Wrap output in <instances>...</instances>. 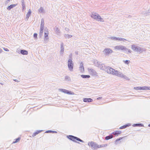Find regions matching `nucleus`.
<instances>
[{
	"label": "nucleus",
	"instance_id": "35",
	"mask_svg": "<svg viewBox=\"0 0 150 150\" xmlns=\"http://www.w3.org/2000/svg\"><path fill=\"white\" fill-rule=\"evenodd\" d=\"M116 38H117L116 37H110L109 38V39H110L111 40H113L116 41Z\"/></svg>",
	"mask_w": 150,
	"mask_h": 150
},
{
	"label": "nucleus",
	"instance_id": "20",
	"mask_svg": "<svg viewBox=\"0 0 150 150\" xmlns=\"http://www.w3.org/2000/svg\"><path fill=\"white\" fill-rule=\"evenodd\" d=\"M17 4H11L9 6H8L7 8V9L8 10H10L11 8L15 7L16 5Z\"/></svg>",
	"mask_w": 150,
	"mask_h": 150
},
{
	"label": "nucleus",
	"instance_id": "57",
	"mask_svg": "<svg viewBox=\"0 0 150 150\" xmlns=\"http://www.w3.org/2000/svg\"><path fill=\"white\" fill-rule=\"evenodd\" d=\"M148 126L149 127H150V124Z\"/></svg>",
	"mask_w": 150,
	"mask_h": 150
},
{
	"label": "nucleus",
	"instance_id": "17",
	"mask_svg": "<svg viewBox=\"0 0 150 150\" xmlns=\"http://www.w3.org/2000/svg\"><path fill=\"white\" fill-rule=\"evenodd\" d=\"M92 99L91 98H83V101L85 102H91L93 101Z\"/></svg>",
	"mask_w": 150,
	"mask_h": 150
},
{
	"label": "nucleus",
	"instance_id": "12",
	"mask_svg": "<svg viewBox=\"0 0 150 150\" xmlns=\"http://www.w3.org/2000/svg\"><path fill=\"white\" fill-rule=\"evenodd\" d=\"M59 91L68 94L73 95L74 94L73 92L64 89L59 88Z\"/></svg>",
	"mask_w": 150,
	"mask_h": 150
},
{
	"label": "nucleus",
	"instance_id": "42",
	"mask_svg": "<svg viewBox=\"0 0 150 150\" xmlns=\"http://www.w3.org/2000/svg\"><path fill=\"white\" fill-rule=\"evenodd\" d=\"M127 40H126L125 39L121 38V41H127Z\"/></svg>",
	"mask_w": 150,
	"mask_h": 150
},
{
	"label": "nucleus",
	"instance_id": "32",
	"mask_svg": "<svg viewBox=\"0 0 150 150\" xmlns=\"http://www.w3.org/2000/svg\"><path fill=\"white\" fill-rule=\"evenodd\" d=\"M22 5L23 9L25 7V4L24 3V0H21Z\"/></svg>",
	"mask_w": 150,
	"mask_h": 150
},
{
	"label": "nucleus",
	"instance_id": "16",
	"mask_svg": "<svg viewBox=\"0 0 150 150\" xmlns=\"http://www.w3.org/2000/svg\"><path fill=\"white\" fill-rule=\"evenodd\" d=\"M44 20L43 18H42L41 20L40 29H41L44 30Z\"/></svg>",
	"mask_w": 150,
	"mask_h": 150
},
{
	"label": "nucleus",
	"instance_id": "15",
	"mask_svg": "<svg viewBox=\"0 0 150 150\" xmlns=\"http://www.w3.org/2000/svg\"><path fill=\"white\" fill-rule=\"evenodd\" d=\"M83 63L82 62H81L80 63V67H79V70L81 72H83L84 71V68L83 66Z\"/></svg>",
	"mask_w": 150,
	"mask_h": 150
},
{
	"label": "nucleus",
	"instance_id": "39",
	"mask_svg": "<svg viewBox=\"0 0 150 150\" xmlns=\"http://www.w3.org/2000/svg\"><path fill=\"white\" fill-rule=\"evenodd\" d=\"M37 34L36 33H35L34 34V35H33V37H34L35 38V39H36L37 38Z\"/></svg>",
	"mask_w": 150,
	"mask_h": 150
},
{
	"label": "nucleus",
	"instance_id": "14",
	"mask_svg": "<svg viewBox=\"0 0 150 150\" xmlns=\"http://www.w3.org/2000/svg\"><path fill=\"white\" fill-rule=\"evenodd\" d=\"M64 44L63 42H61V47H60V53L61 55H62L64 52V49L63 47Z\"/></svg>",
	"mask_w": 150,
	"mask_h": 150
},
{
	"label": "nucleus",
	"instance_id": "21",
	"mask_svg": "<svg viewBox=\"0 0 150 150\" xmlns=\"http://www.w3.org/2000/svg\"><path fill=\"white\" fill-rule=\"evenodd\" d=\"M54 30L57 35H59L60 33V31L58 28L56 27L54 28Z\"/></svg>",
	"mask_w": 150,
	"mask_h": 150
},
{
	"label": "nucleus",
	"instance_id": "24",
	"mask_svg": "<svg viewBox=\"0 0 150 150\" xmlns=\"http://www.w3.org/2000/svg\"><path fill=\"white\" fill-rule=\"evenodd\" d=\"M121 133V132L120 131H116L115 132H113L112 133V134H113L114 135H118L120 134Z\"/></svg>",
	"mask_w": 150,
	"mask_h": 150
},
{
	"label": "nucleus",
	"instance_id": "28",
	"mask_svg": "<svg viewBox=\"0 0 150 150\" xmlns=\"http://www.w3.org/2000/svg\"><path fill=\"white\" fill-rule=\"evenodd\" d=\"M81 76L83 78L86 79L89 78L90 76L89 75H81Z\"/></svg>",
	"mask_w": 150,
	"mask_h": 150
},
{
	"label": "nucleus",
	"instance_id": "51",
	"mask_svg": "<svg viewBox=\"0 0 150 150\" xmlns=\"http://www.w3.org/2000/svg\"><path fill=\"white\" fill-rule=\"evenodd\" d=\"M107 146V144H104L103 145V147H105V146Z\"/></svg>",
	"mask_w": 150,
	"mask_h": 150
},
{
	"label": "nucleus",
	"instance_id": "19",
	"mask_svg": "<svg viewBox=\"0 0 150 150\" xmlns=\"http://www.w3.org/2000/svg\"><path fill=\"white\" fill-rule=\"evenodd\" d=\"M64 81L67 82L71 81V78L69 76H66L64 77Z\"/></svg>",
	"mask_w": 150,
	"mask_h": 150
},
{
	"label": "nucleus",
	"instance_id": "18",
	"mask_svg": "<svg viewBox=\"0 0 150 150\" xmlns=\"http://www.w3.org/2000/svg\"><path fill=\"white\" fill-rule=\"evenodd\" d=\"M124 49L123 50L126 53H131L132 51L129 49L125 47V46Z\"/></svg>",
	"mask_w": 150,
	"mask_h": 150
},
{
	"label": "nucleus",
	"instance_id": "1",
	"mask_svg": "<svg viewBox=\"0 0 150 150\" xmlns=\"http://www.w3.org/2000/svg\"><path fill=\"white\" fill-rule=\"evenodd\" d=\"M132 49L134 52L141 53L143 52H145L146 49L145 48L140 47L135 45H132L131 46Z\"/></svg>",
	"mask_w": 150,
	"mask_h": 150
},
{
	"label": "nucleus",
	"instance_id": "29",
	"mask_svg": "<svg viewBox=\"0 0 150 150\" xmlns=\"http://www.w3.org/2000/svg\"><path fill=\"white\" fill-rule=\"evenodd\" d=\"M42 130L37 131L36 132H34L32 135V136L34 137L38 134L39 133L41 132Z\"/></svg>",
	"mask_w": 150,
	"mask_h": 150
},
{
	"label": "nucleus",
	"instance_id": "3",
	"mask_svg": "<svg viewBox=\"0 0 150 150\" xmlns=\"http://www.w3.org/2000/svg\"><path fill=\"white\" fill-rule=\"evenodd\" d=\"M91 17L98 21L104 22L103 19L96 13H93L91 15Z\"/></svg>",
	"mask_w": 150,
	"mask_h": 150
},
{
	"label": "nucleus",
	"instance_id": "52",
	"mask_svg": "<svg viewBox=\"0 0 150 150\" xmlns=\"http://www.w3.org/2000/svg\"><path fill=\"white\" fill-rule=\"evenodd\" d=\"M102 147H103V145H100V146H99V148H101Z\"/></svg>",
	"mask_w": 150,
	"mask_h": 150
},
{
	"label": "nucleus",
	"instance_id": "46",
	"mask_svg": "<svg viewBox=\"0 0 150 150\" xmlns=\"http://www.w3.org/2000/svg\"><path fill=\"white\" fill-rule=\"evenodd\" d=\"M42 34H43L42 33H39V36H40V37H42Z\"/></svg>",
	"mask_w": 150,
	"mask_h": 150
},
{
	"label": "nucleus",
	"instance_id": "40",
	"mask_svg": "<svg viewBox=\"0 0 150 150\" xmlns=\"http://www.w3.org/2000/svg\"><path fill=\"white\" fill-rule=\"evenodd\" d=\"M134 88L136 90H140V87H134Z\"/></svg>",
	"mask_w": 150,
	"mask_h": 150
},
{
	"label": "nucleus",
	"instance_id": "37",
	"mask_svg": "<svg viewBox=\"0 0 150 150\" xmlns=\"http://www.w3.org/2000/svg\"><path fill=\"white\" fill-rule=\"evenodd\" d=\"M123 62L125 64H128L130 63V61L128 60H126L125 61H123Z\"/></svg>",
	"mask_w": 150,
	"mask_h": 150
},
{
	"label": "nucleus",
	"instance_id": "8",
	"mask_svg": "<svg viewBox=\"0 0 150 150\" xmlns=\"http://www.w3.org/2000/svg\"><path fill=\"white\" fill-rule=\"evenodd\" d=\"M48 34V29H45L44 38V42L45 43H46L48 42V40L49 39Z\"/></svg>",
	"mask_w": 150,
	"mask_h": 150
},
{
	"label": "nucleus",
	"instance_id": "2",
	"mask_svg": "<svg viewBox=\"0 0 150 150\" xmlns=\"http://www.w3.org/2000/svg\"><path fill=\"white\" fill-rule=\"evenodd\" d=\"M112 75H115L120 77L123 78L127 80H129V78L127 77L125 75L123 74L122 73L119 72L118 71L115 70V69Z\"/></svg>",
	"mask_w": 150,
	"mask_h": 150
},
{
	"label": "nucleus",
	"instance_id": "34",
	"mask_svg": "<svg viewBox=\"0 0 150 150\" xmlns=\"http://www.w3.org/2000/svg\"><path fill=\"white\" fill-rule=\"evenodd\" d=\"M147 86L140 87V90H146Z\"/></svg>",
	"mask_w": 150,
	"mask_h": 150
},
{
	"label": "nucleus",
	"instance_id": "36",
	"mask_svg": "<svg viewBox=\"0 0 150 150\" xmlns=\"http://www.w3.org/2000/svg\"><path fill=\"white\" fill-rule=\"evenodd\" d=\"M20 140V138H17L16 139V141L13 142V143H15L18 142Z\"/></svg>",
	"mask_w": 150,
	"mask_h": 150
},
{
	"label": "nucleus",
	"instance_id": "56",
	"mask_svg": "<svg viewBox=\"0 0 150 150\" xmlns=\"http://www.w3.org/2000/svg\"><path fill=\"white\" fill-rule=\"evenodd\" d=\"M75 53H76V54H78V53H77V52H75Z\"/></svg>",
	"mask_w": 150,
	"mask_h": 150
},
{
	"label": "nucleus",
	"instance_id": "55",
	"mask_svg": "<svg viewBox=\"0 0 150 150\" xmlns=\"http://www.w3.org/2000/svg\"><path fill=\"white\" fill-rule=\"evenodd\" d=\"M0 84H1V85H3V83H0Z\"/></svg>",
	"mask_w": 150,
	"mask_h": 150
},
{
	"label": "nucleus",
	"instance_id": "22",
	"mask_svg": "<svg viewBox=\"0 0 150 150\" xmlns=\"http://www.w3.org/2000/svg\"><path fill=\"white\" fill-rule=\"evenodd\" d=\"M31 13H32L31 11L30 10V9L28 11L27 14L26 15V19H27V20H28V18L29 16L30 15Z\"/></svg>",
	"mask_w": 150,
	"mask_h": 150
},
{
	"label": "nucleus",
	"instance_id": "10",
	"mask_svg": "<svg viewBox=\"0 0 150 150\" xmlns=\"http://www.w3.org/2000/svg\"><path fill=\"white\" fill-rule=\"evenodd\" d=\"M94 64L96 66L98 67L101 70H102V69L104 67L105 65L103 64H102L100 62L98 61L97 60L94 61Z\"/></svg>",
	"mask_w": 150,
	"mask_h": 150
},
{
	"label": "nucleus",
	"instance_id": "13",
	"mask_svg": "<svg viewBox=\"0 0 150 150\" xmlns=\"http://www.w3.org/2000/svg\"><path fill=\"white\" fill-rule=\"evenodd\" d=\"M124 46L122 45H117L115 46L114 48L115 50H120L123 51V50L124 49Z\"/></svg>",
	"mask_w": 150,
	"mask_h": 150
},
{
	"label": "nucleus",
	"instance_id": "30",
	"mask_svg": "<svg viewBox=\"0 0 150 150\" xmlns=\"http://www.w3.org/2000/svg\"><path fill=\"white\" fill-rule=\"evenodd\" d=\"M38 11L40 13H43L44 12V10L42 7H40Z\"/></svg>",
	"mask_w": 150,
	"mask_h": 150
},
{
	"label": "nucleus",
	"instance_id": "26",
	"mask_svg": "<svg viewBox=\"0 0 150 150\" xmlns=\"http://www.w3.org/2000/svg\"><path fill=\"white\" fill-rule=\"evenodd\" d=\"M113 137V136L112 134H111L108 136H107L105 137V139L108 140L110 139H112Z\"/></svg>",
	"mask_w": 150,
	"mask_h": 150
},
{
	"label": "nucleus",
	"instance_id": "23",
	"mask_svg": "<svg viewBox=\"0 0 150 150\" xmlns=\"http://www.w3.org/2000/svg\"><path fill=\"white\" fill-rule=\"evenodd\" d=\"M20 52L23 55H27L28 54V52L25 50H21Z\"/></svg>",
	"mask_w": 150,
	"mask_h": 150
},
{
	"label": "nucleus",
	"instance_id": "53",
	"mask_svg": "<svg viewBox=\"0 0 150 150\" xmlns=\"http://www.w3.org/2000/svg\"><path fill=\"white\" fill-rule=\"evenodd\" d=\"M148 13H150V10H148Z\"/></svg>",
	"mask_w": 150,
	"mask_h": 150
},
{
	"label": "nucleus",
	"instance_id": "45",
	"mask_svg": "<svg viewBox=\"0 0 150 150\" xmlns=\"http://www.w3.org/2000/svg\"><path fill=\"white\" fill-rule=\"evenodd\" d=\"M43 29H40V33H43Z\"/></svg>",
	"mask_w": 150,
	"mask_h": 150
},
{
	"label": "nucleus",
	"instance_id": "5",
	"mask_svg": "<svg viewBox=\"0 0 150 150\" xmlns=\"http://www.w3.org/2000/svg\"><path fill=\"white\" fill-rule=\"evenodd\" d=\"M102 70H104L108 74H112L115 69L110 67H107L105 65L104 67L102 69Z\"/></svg>",
	"mask_w": 150,
	"mask_h": 150
},
{
	"label": "nucleus",
	"instance_id": "11",
	"mask_svg": "<svg viewBox=\"0 0 150 150\" xmlns=\"http://www.w3.org/2000/svg\"><path fill=\"white\" fill-rule=\"evenodd\" d=\"M113 52L112 50L109 48H105L103 51L104 54L106 55H108L111 54Z\"/></svg>",
	"mask_w": 150,
	"mask_h": 150
},
{
	"label": "nucleus",
	"instance_id": "7",
	"mask_svg": "<svg viewBox=\"0 0 150 150\" xmlns=\"http://www.w3.org/2000/svg\"><path fill=\"white\" fill-rule=\"evenodd\" d=\"M88 145L92 149H95L99 148V146L97 144L93 142H89L88 143Z\"/></svg>",
	"mask_w": 150,
	"mask_h": 150
},
{
	"label": "nucleus",
	"instance_id": "49",
	"mask_svg": "<svg viewBox=\"0 0 150 150\" xmlns=\"http://www.w3.org/2000/svg\"><path fill=\"white\" fill-rule=\"evenodd\" d=\"M102 98V97H98V98H97V100H99V99H101Z\"/></svg>",
	"mask_w": 150,
	"mask_h": 150
},
{
	"label": "nucleus",
	"instance_id": "31",
	"mask_svg": "<svg viewBox=\"0 0 150 150\" xmlns=\"http://www.w3.org/2000/svg\"><path fill=\"white\" fill-rule=\"evenodd\" d=\"M64 36H65V37L66 38H68V39L69 38H70L71 37H72V35H69V34H65L64 35Z\"/></svg>",
	"mask_w": 150,
	"mask_h": 150
},
{
	"label": "nucleus",
	"instance_id": "9",
	"mask_svg": "<svg viewBox=\"0 0 150 150\" xmlns=\"http://www.w3.org/2000/svg\"><path fill=\"white\" fill-rule=\"evenodd\" d=\"M88 70L89 73L92 76H98V73L94 69L89 68H88Z\"/></svg>",
	"mask_w": 150,
	"mask_h": 150
},
{
	"label": "nucleus",
	"instance_id": "38",
	"mask_svg": "<svg viewBox=\"0 0 150 150\" xmlns=\"http://www.w3.org/2000/svg\"><path fill=\"white\" fill-rule=\"evenodd\" d=\"M122 137H120V138L119 139H117L116 140H115V143L116 144H117V142L118 141H120V140L122 139Z\"/></svg>",
	"mask_w": 150,
	"mask_h": 150
},
{
	"label": "nucleus",
	"instance_id": "54",
	"mask_svg": "<svg viewBox=\"0 0 150 150\" xmlns=\"http://www.w3.org/2000/svg\"><path fill=\"white\" fill-rule=\"evenodd\" d=\"M65 30H66L67 31H68V28H65Z\"/></svg>",
	"mask_w": 150,
	"mask_h": 150
},
{
	"label": "nucleus",
	"instance_id": "41",
	"mask_svg": "<svg viewBox=\"0 0 150 150\" xmlns=\"http://www.w3.org/2000/svg\"><path fill=\"white\" fill-rule=\"evenodd\" d=\"M121 38H116V41H121Z\"/></svg>",
	"mask_w": 150,
	"mask_h": 150
},
{
	"label": "nucleus",
	"instance_id": "27",
	"mask_svg": "<svg viewBox=\"0 0 150 150\" xmlns=\"http://www.w3.org/2000/svg\"><path fill=\"white\" fill-rule=\"evenodd\" d=\"M133 127H143L144 125L142 124L139 123L134 124L133 125Z\"/></svg>",
	"mask_w": 150,
	"mask_h": 150
},
{
	"label": "nucleus",
	"instance_id": "4",
	"mask_svg": "<svg viewBox=\"0 0 150 150\" xmlns=\"http://www.w3.org/2000/svg\"><path fill=\"white\" fill-rule=\"evenodd\" d=\"M68 67L70 71H73L74 64L71 58L69 59L68 61Z\"/></svg>",
	"mask_w": 150,
	"mask_h": 150
},
{
	"label": "nucleus",
	"instance_id": "25",
	"mask_svg": "<svg viewBox=\"0 0 150 150\" xmlns=\"http://www.w3.org/2000/svg\"><path fill=\"white\" fill-rule=\"evenodd\" d=\"M130 125V124H127L125 125H124L122 126H121L120 127V129H123L129 126Z\"/></svg>",
	"mask_w": 150,
	"mask_h": 150
},
{
	"label": "nucleus",
	"instance_id": "50",
	"mask_svg": "<svg viewBox=\"0 0 150 150\" xmlns=\"http://www.w3.org/2000/svg\"><path fill=\"white\" fill-rule=\"evenodd\" d=\"M15 82H18V80H16V79H15V80H14Z\"/></svg>",
	"mask_w": 150,
	"mask_h": 150
},
{
	"label": "nucleus",
	"instance_id": "44",
	"mask_svg": "<svg viewBox=\"0 0 150 150\" xmlns=\"http://www.w3.org/2000/svg\"><path fill=\"white\" fill-rule=\"evenodd\" d=\"M142 14L144 15V16H147V13L146 12L145 13L143 12L142 13Z\"/></svg>",
	"mask_w": 150,
	"mask_h": 150
},
{
	"label": "nucleus",
	"instance_id": "48",
	"mask_svg": "<svg viewBox=\"0 0 150 150\" xmlns=\"http://www.w3.org/2000/svg\"><path fill=\"white\" fill-rule=\"evenodd\" d=\"M2 51V50L0 48V54L1 53Z\"/></svg>",
	"mask_w": 150,
	"mask_h": 150
},
{
	"label": "nucleus",
	"instance_id": "47",
	"mask_svg": "<svg viewBox=\"0 0 150 150\" xmlns=\"http://www.w3.org/2000/svg\"><path fill=\"white\" fill-rule=\"evenodd\" d=\"M146 90H150V87L147 86Z\"/></svg>",
	"mask_w": 150,
	"mask_h": 150
},
{
	"label": "nucleus",
	"instance_id": "33",
	"mask_svg": "<svg viewBox=\"0 0 150 150\" xmlns=\"http://www.w3.org/2000/svg\"><path fill=\"white\" fill-rule=\"evenodd\" d=\"M45 132L46 133L52 132V133H57V132L56 131H54L47 130V131Z\"/></svg>",
	"mask_w": 150,
	"mask_h": 150
},
{
	"label": "nucleus",
	"instance_id": "6",
	"mask_svg": "<svg viewBox=\"0 0 150 150\" xmlns=\"http://www.w3.org/2000/svg\"><path fill=\"white\" fill-rule=\"evenodd\" d=\"M67 137L69 139L75 142H76V141L75 140H76L78 141L81 142H84L83 141L80 139V138L72 135H69V136H67Z\"/></svg>",
	"mask_w": 150,
	"mask_h": 150
},
{
	"label": "nucleus",
	"instance_id": "43",
	"mask_svg": "<svg viewBox=\"0 0 150 150\" xmlns=\"http://www.w3.org/2000/svg\"><path fill=\"white\" fill-rule=\"evenodd\" d=\"M3 49L4 50L6 51H9L8 50L7 48H4Z\"/></svg>",
	"mask_w": 150,
	"mask_h": 150
}]
</instances>
